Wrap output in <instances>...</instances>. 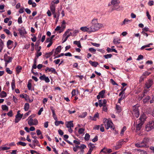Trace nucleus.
<instances>
[{"label": "nucleus", "mask_w": 154, "mask_h": 154, "mask_svg": "<svg viewBox=\"0 0 154 154\" xmlns=\"http://www.w3.org/2000/svg\"><path fill=\"white\" fill-rule=\"evenodd\" d=\"M20 110L18 111L17 112V114L16 116L15 120V122L16 123H18L23 117V114H21L20 113Z\"/></svg>", "instance_id": "nucleus-5"}, {"label": "nucleus", "mask_w": 154, "mask_h": 154, "mask_svg": "<svg viewBox=\"0 0 154 154\" xmlns=\"http://www.w3.org/2000/svg\"><path fill=\"white\" fill-rule=\"evenodd\" d=\"M120 41V39L119 38H114L113 42L115 44H116L117 43H119V41Z\"/></svg>", "instance_id": "nucleus-35"}, {"label": "nucleus", "mask_w": 154, "mask_h": 154, "mask_svg": "<svg viewBox=\"0 0 154 154\" xmlns=\"http://www.w3.org/2000/svg\"><path fill=\"white\" fill-rule=\"evenodd\" d=\"M143 58V56L141 55H140L138 56L137 60H142Z\"/></svg>", "instance_id": "nucleus-55"}, {"label": "nucleus", "mask_w": 154, "mask_h": 154, "mask_svg": "<svg viewBox=\"0 0 154 154\" xmlns=\"http://www.w3.org/2000/svg\"><path fill=\"white\" fill-rule=\"evenodd\" d=\"M116 108L118 112H119L122 111L121 107L118 105H116Z\"/></svg>", "instance_id": "nucleus-40"}, {"label": "nucleus", "mask_w": 154, "mask_h": 154, "mask_svg": "<svg viewBox=\"0 0 154 154\" xmlns=\"http://www.w3.org/2000/svg\"><path fill=\"white\" fill-rule=\"evenodd\" d=\"M107 119H104L103 120V122L105 125V128L106 129H108L109 128L114 129V128L113 126V123L111 121L107 120L106 122Z\"/></svg>", "instance_id": "nucleus-2"}, {"label": "nucleus", "mask_w": 154, "mask_h": 154, "mask_svg": "<svg viewBox=\"0 0 154 154\" xmlns=\"http://www.w3.org/2000/svg\"><path fill=\"white\" fill-rule=\"evenodd\" d=\"M4 46V43L2 40L0 39V47L1 48H3Z\"/></svg>", "instance_id": "nucleus-50"}, {"label": "nucleus", "mask_w": 154, "mask_h": 154, "mask_svg": "<svg viewBox=\"0 0 154 154\" xmlns=\"http://www.w3.org/2000/svg\"><path fill=\"white\" fill-rule=\"evenodd\" d=\"M139 106L138 105H134L133 106V114L137 118H138L139 116V110L138 109Z\"/></svg>", "instance_id": "nucleus-4"}, {"label": "nucleus", "mask_w": 154, "mask_h": 154, "mask_svg": "<svg viewBox=\"0 0 154 154\" xmlns=\"http://www.w3.org/2000/svg\"><path fill=\"white\" fill-rule=\"evenodd\" d=\"M111 3L113 6H117L120 3V2L119 0H112Z\"/></svg>", "instance_id": "nucleus-14"}, {"label": "nucleus", "mask_w": 154, "mask_h": 154, "mask_svg": "<svg viewBox=\"0 0 154 154\" xmlns=\"http://www.w3.org/2000/svg\"><path fill=\"white\" fill-rule=\"evenodd\" d=\"M50 10L52 14H54L55 11V6L54 5H52L50 6Z\"/></svg>", "instance_id": "nucleus-25"}, {"label": "nucleus", "mask_w": 154, "mask_h": 154, "mask_svg": "<svg viewBox=\"0 0 154 154\" xmlns=\"http://www.w3.org/2000/svg\"><path fill=\"white\" fill-rule=\"evenodd\" d=\"M105 92V90H102L99 93V94L97 96V98L99 100L100 97L103 98L104 97V95Z\"/></svg>", "instance_id": "nucleus-7"}, {"label": "nucleus", "mask_w": 154, "mask_h": 154, "mask_svg": "<svg viewBox=\"0 0 154 154\" xmlns=\"http://www.w3.org/2000/svg\"><path fill=\"white\" fill-rule=\"evenodd\" d=\"M10 149V147H4L1 148V149L2 150H6L9 149Z\"/></svg>", "instance_id": "nucleus-48"}, {"label": "nucleus", "mask_w": 154, "mask_h": 154, "mask_svg": "<svg viewBox=\"0 0 154 154\" xmlns=\"http://www.w3.org/2000/svg\"><path fill=\"white\" fill-rule=\"evenodd\" d=\"M80 30L84 32H87L88 33H90L89 27L87 26H83L81 27Z\"/></svg>", "instance_id": "nucleus-11"}, {"label": "nucleus", "mask_w": 154, "mask_h": 154, "mask_svg": "<svg viewBox=\"0 0 154 154\" xmlns=\"http://www.w3.org/2000/svg\"><path fill=\"white\" fill-rule=\"evenodd\" d=\"M143 124V122H140V123L138 124L137 126V130L138 131L140 130L141 129L142 125Z\"/></svg>", "instance_id": "nucleus-24"}, {"label": "nucleus", "mask_w": 154, "mask_h": 154, "mask_svg": "<svg viewBox=\"0 0 154 154\" xmlns=\"http://www.w3.org/2000/svg\"><path fill=\"white\" fill-rule=\"evenodd\" d=\"M43 107L41 108L39 110L38 112V115H40L41 114L42 112L43 111Z\"/></svg>", "instance_id": "nucleus-62"}, {"label": "nucleus", "mask_w": 154, "mask_h": 154, "mask_svg": "<svg viewBox=\"0 0 154 154\" xmlns=\"http://www.w3.org/2000/svg\"><path fill=\"white\" fill-rule=\"evenodd\" d=\"M150 73H151L150 72H149L147 71H146L142 75L143 76H144V77H146V76L149 75Z\"/></svg>", "instance_id": "nucleus-47"}, {"label": "nucleus", "mask_w": 154, "mask_h": 154, "mask_svg": "<svg viewBox=\"0 0 154 154\" xmlns=\"http://www.w3.org/2000/svg\"><path fill=\"white\" fill-rule=\"evenodd\" d=\"M123 141H120L118 143L117 146H116L115 147V149L116 150L119 149L121 147V146L123 144Z\"/></svg>", "instance_id": "nucleus-23"}, {"label": "nucleus", "mask_w": 154, "mask_h": 154, "mask_svg": "<svg viewBox=\"0 0 154 154\" xmlns=\"http://www.w3.org/2000/svg\"><path fill=\"white\" fill-rule=\"evenodd\" d=\"M146 118V117L145 115L144 114H142L140 116L139 119V120H138V122H139L140 121L141 122H143V123Z\"/></svg>", "instance_id": "nucleus-17"}, {"label": "nucleus", "mask_w": 154, "mask_h": 154, "mask_svg": "<svg viewBox=\"0 0 154 154\" xmlns=\"http://www.w3.org/2000/svg\"><path fill=\"white\" fill-rule=\"evenodd\" d=\"M88 146L89 147L94 148L95 146L94 144L92 143H90L88 144Z\"/></svg>", "instance_id": "nucleus-60"}, {"label": "nucleus", "mask_w": 154, "mask_h": 154, "mask_svg": "<svg viewBox=\"0 0 154 154\" xmlns=\"http://www.w3.org/2000/svg\"><path fill=\"white\" fill-rule=\"evenodd\" d=\"M63 125L64 124V122L62 121H56L55 122V124L56 126H58L60 124Z\"/></svg>", "instance_id": "nucleus-30"}, {"label": "nucleus", "mask_w": 154, "mask_h": 154, "mask_svg": "<svg viewBox=\"0 0 154 154\" xmlns=\"http://www.w3.org/2000/svg\"><path fill=\"white\" fill-rule=\"evenodd\" d=\"M54 49H53L52 51L50 52L47 53L45 54V57L46 58L49 57L51 55H52L54 53Z\"/></svg>", "instance_id": "nucleus-16"}, {"label": "nucleus", "mask_w": 154, "mask_h": 154, "mask_svg": "<svg viewBox=\"0 0 154 154\" xmlns=\"http://www.w3.org/2000/svg\"><path fill=\"white\" fill-rule=\"evenodd\" d=\"M73 43L74 44H75L79 48H82V46L81 45V43L80 41H74L73 42Z\"/></svg>", "instance_id": "nucleus-27"}, {"label": "nucleus", "mask_w": 154, "mask_h": 154, "mask_svg": "<svg viewBox=\"0 0 154 154\" xmlns=\"http://www.w3.org/2000/svg\"><path fill=\"white\" fill-rule=\"evenodd\" d=\"M89 63L91 65L95 67H96L98 64V63L95 61H90Z\"/></svg>", "instance_id": "nucleus-19"}, {"label": "nucleus", "mask_w": 154, "mask_h": 154, "mask_svg": "<svg viewBox=\"0 0 154 154\" xmlns=\"http://www.w3.org/2000/svg\"><path fill=\"white\" fill-rule=\"evenodd\" d=\"M153 83L152 80L149 79L147 82H146L145 84V87L147 89H149L151 87Z\"/></svg>", "instance_id": "nucleus-6"}, {"label": "nucleus", "mask_w": 154, "mask_h": 154, "mask_svg": "<svg viewBox=\"0 0 154 154\" xmlns=\"http://www.w3.org/2000/svg\"><path fill=\"white\" fill-rule=\"evenodd\" d=\"M11 87L12 90H14L15 88L14 80H13L11 82Z\"/></svg>", "instance_id": "nucleus-46"}, {"label": "nucleus", "mask_w": 154, "mask_h": 154, "mask_svg": "<svg viewBox=\"0 0 154 154\" xmlns=\"http://www.w3.org/2000/svg\"><path fill=\"white\" fill-rule=\"evenodd\" d=\"M146 78L145 77H144V76H143L142 75L141 76L140 78L139 79V82H141L143 81L144 79Z\"/></svg>", "instance_id": "nucleus-49"}, {"label": "nucleus", "mask_w": 154, "mask_h": 154, "mask_svg": "<svg viewBox=\"0 0 154 154\" xmlns=\"http://www.w3.org/2000/svg\"><path fill=\"white\" fill-rule=\"evenodd\" d=\"M69 37L68 35L66 34V32H64L63 34L62 37V40H63L62 43L65 42L67 40L68 38Z\"/></svg>", "instance_id": "nucleus-13"}, {"label": "nucleus", "mask_w": 154, "mask_h": 154, "mask_svg": "<svg viewBox=\"0 0 154 154\" xmlns=\"http://www.w3.org/2000/svg\"><path fill=\"white\" fill-rule=\"evenodd\" d=\"M91 23L92 25L89 27L90 33L98 30L103 26L102 24L97 23V19H93Z\"/></svg>", "instance_id": "nucleus-1"}, {"label": "nucleus", "mask_w": 154, "mask_h": 154, "mask_svg": "<svg viewBox=\"0 0 154 154\" xmlns=\"http://www.w3.org/2000/svg\"><path fill=\"white\" fill-rule=\"evenodd\" d=\"M17 145H20L23 146H25L26 145V144L25 143L22 142L21 141H20V142L17 143Z\"/></svg>", "instance_id": "nucleus-33"}, {"label": "nucleus", "mask_w": 154, "mask_h": 154, "mask_svg": "<svg viewBox=\"0 0 154 154\" xmlns=\"http://www.w3.org/2000/svg\"><path fill=\"white\" fill-rule=\"evenodd\" d=\"M6 71L8 73L10 74H11L12 73V71H11V70H10L8 68H6Z\"/></svg>", "instance_id": "nucleus-59"}, {"label": "nucleus", "mask_w": 154, "mask_h": 154, "mask_svg": "<svg viewBox=\"0 0 154 154\" xmlns=\"http://www.w3.org/2000/svg\"><path fill=\"white\" fill-rule=\"evenodd\" d=\"M39 79L42 80H44L45 82L48 83L50 82V79L48 77H46L45 75L41 76L40 77Z\"/></svg>", "instance_id": "nucleus-8"}, {"label": "nucleus", "mask_w": 154, "mask_h": 154, "mask_svg": "<svg viewBox=\"0 0 154 154\" xmlns=\"http://www.w3.org/2000/svg\"><path fill=\"white\" fill-rule=\"evenodd\" d=\"M28 124L30 126L33 125V119L32 118L30 119L28 121Z\"/></svg>", "instance_id": "nucleus-43"}, {"label": "nucleus", "mask_w": 154, "mask_h": 154, "mask_svg": "<svg viewBox=\"0 0 154 154\" xmlns=\"http://www.w3.org/2000/svg\"><path fill=\"white\" fill-rule=\"evenodd\" d=\"M87 114V113L86 112H83L81 115L79 116V117L81 118H85Z\"/></svg>", "instance_id": "nucleus-36"}, {"label": "nucleus", "mask_w": 154, "mask_h": 154, "mask_svg": "<svg viewBox=\"0 0 154 154\" xmlns=\"http://www.w3.org/2000/svg\"><path fill=\"white\" fill-rule=\"evenodd\" d=\"M6 96H7L6 93L4 91H2L0 94V97L1 98L5 97H6Z\"/></svg>", "instance_id": "nucleus-28"}, {"label": "nucleus", "mask_w": 154, "mask_h": 154, "mask_svg": "<svg viewBox=\"0 0 154 154\" xmlns=\"http://www.w3.org/2000/svg\"><path fill=\"white\" fill-rule=\"evenodd\" d=\"M150 97L149 96H146L145 99H143V102L144 103H146L150 99Z\"/></svg>", "instance_id": "nucleus-39"}, {"label": "nucleus", "mask_w": 154, "mask_h": 154, "mask_svg": "<svg viewBox=\"0 0 154 154\" xmlns=\"http://www.w3.org/2000/svg\"><path fill=\"white\" fill-rule=\"evenodd\" d=\"M22 18L21 16L20 17L18 20V22L19 24H21L22 23Z\"/></svg>", "instance_id": "nucleus-52"}, {"label": "nucleus", "mask_w": 154, "mask_h": 154, "mask_svg": "<svg viewBox=\"0 0 154 154\" xmlns=\"http://www.w3.org/2000/svg\"><path fill=\"white\" fill-rule=\"evenodd\" d=\"M90 135L86 133L85 134V139L86 141L88 140L89 139Z\"/></svg>", "instance_id": "nucleus-37"}, {"label": "nucleus", "mask_w": 154, "mask_h": 154, "mask_svg": "<svg viewBox=\"0 0 154 154\" xmlns=\"http://www.w3.org/2000/svg\"><path fill=\"white\" fill-rule=\"evenodd\" d=\"M51 110L53 116L54 118V119L56 120L57 119V117L55 113L54 110L53 109V107H51Z\"/></svg>", "instance_id": "nucleus-22"}, {"label": "nucleus", "mask_w": 154, "mask_h": 154, "mask_svg": "<svg viewBox=\"0 0 154 154\" xmlns=\"http://www.w3.org/2000/svg\"><path fill=\"white\" fill-rule=\"evenodd\" d=\"M131 20H129L127 19H125L123 21L121 25H124L128 24L129 23L131 22Z\"/></svg>", "instance_id": "nucleus-20"}, {"label": "nucleus", "mask_w": 154, "mask_h": 154, "mask_svg": "<svg viewBox=\"0 0 154 154\" xmlns=\"http://www.w3.org/2000/svg\"><path fill=\"white\" fill-rule=\"evenodd\" d=\"M47 70H48L49 72H54V73H56L55 69L54 68H49L48 67H47L45 69V71H47Z\"/></svg>", "instance_id": "nucleus-21"}, {"label": "nucleus", "mask_w": 154, "mask_h": 154, "mask_svg": "<svg viewBox=\"0 0 154 154\" xmlns=\"http://www.w3.org/2000/svg\"><path fill=\"white\" fill-rule=\"evenodd\" d=\"M135 146L137 147H142L145 146V144H143L141 142L140 143H137L135 144Z\"/></svg>", "instance_id": "nucleus-26"}, {"label": "nucleus", "mask_w": 154, "mask_h": 154, "mask_svg": "<svg viewBox=\"0 0 154 154\" xmlns=\"http://www.w3.org/2000/svg\"><path fill=\"white\" fill-rule=\"evenodd\" d=\"M38 124V121L36 119L33 120V125H37Z\"/></svg>", "instance_id": "nucleus-56"}, {"label": "nucleus", "mask_w": 154, "mask_h": 154, "mask_svg": "<svg viewBox=\"0 0 154 154\" xmlns=\"http://www.w3.org/2000/svg\"><path fill=\"white\" fill-rule=\"evenodd\" d=\"M4 59L5 62L10 63L11 62L12 58L8 56L7 54H5L4 56Z\"/></svg>", "instance_id": "nucleus-9"}, {"label": "nucleus", "mask_w": 154, "mask_h": 154, "mask_svg": "<svg viewBox=\"0 0 154 154\" xmlns=\"http://www.w3.org/2000/svg\"><path fill=\"white\" fill-rule=\"evenodd\" d=\"M73 121H71L69 122H66L65 123V125L67 128H69L73 127Z\"/></svg>", "instance_id": "nucleus-12"}, {"label": "nucleus", "mask_w": 154, "mask_h": 154, "mask_svg": "<svg viewBox=\"0 0 154 154\" xmlns=\"http://www.w3.org/2000/svg\"><path fill=\"white\" fill-rule=\"evenodd\" d=\"M18 31L19 32V33L21 35H23L27 33L25 29H21L19 28L18 29Z\"/></svg>", "instance_id": "nucleus-15"}, {"label": "nucleus", "mask_w": 154, "mask_h": 154, "mask_svg": "<svg viewBox=\"0 0 154 154\" xmlns=\"http://www.w3.org/2000/svg\"><path fill=\"white\" fill-rule=\"evenodd\" d=\"M85 129L83 128H80L79 129L78 132L80 134H83L84 131Z\"/></svg>", "instance_id": "nucleus-45"}, {"label": "nucleus", "mask_w": 154, "mask_h": 154, "mask_svg": "<svg viewBox=\"0 0 154 154\" xmlns=\"http://www.w3.org/2000/svg\"><path fill=\"white\" fill-rule=\"evenodd\" d=\"M13 43V42L11 40H8L7 42V45L8 46H9L12 43Z\"/></svg>", "instance_id": "nucleus-63"}, {"label": "nucleus", "mask_w": 154, "mask_h": 154, "mask_svg": "<svg viewBox=\"0 0 154 154\" xmlns=\"http://www.w3.org/2000/svg\"><path fill=\"white\" fill-rule=\"evenodd\" d=\"M97 140H98V136L97 135H96L95 136V137H94V138H93L92 140V141L93 142H96L97 141Z\"/></svg>", "instance_id": "nucleus-54"}, {"label": "nucleus", "mask_w": 154, "mask_h": 154, "mask_svg": "<svg viewBox=\"0 0 154 154\" xmlns=\"http://www.w3.org/2000/svg\"><path fill=\"white\" fill-rule=\"evenodd\" d=\"M124 97H125V96H123V95H122V96L119 99L118 101V103H120L121 101L124 99Z\"/></svg>", "instance_id": "nucleus-53"}, {"label": "nucleus", "mask_w": 154, "mask_h": 154, "mask_svg": "<svg viewBox=\"0 0 154 154\" xmlns=\"http://www.w3.org/2000/svg\"><path fill=\"white\" fill-rule=\"evenodd\" d=\"M154 129V120L149 121L146 125L145 129L146 131H149Z\"/></svg>", "instance_id": "nucleus-3"}, {"label": "nucleus", "mask_w": 154, "mask_h": 154, "mask_svg": "<svg viewBox=\"0 0 154 154\" xmlns=\"http://www.w3.org/2000/svg\"><path fill=\"white\" fill-rule=\"evenodd\" d=\"M123 7L120 5L117 6L116 7L114 6V8L112 9V10H116L117 11H120L122 10Z\"/></svg>", "instance_id": "nucleus-18"}, {"label": "nucleus", "mask_w": 154, "mask_h": 154, "mask_svg": "<svg viewBox=\"0 0 154 154\" xmlns=\"http://www.w3.org/2000/svg\"><path fill=\"white\" fill-rule=\"evenodd\" d=\"M32 143L34 147H35L37 144H38L39 142L37 140H32Z\"/></svg>", "instance_id": "nucleus-41"}, {"label": "nucleus", "mask_w": 154, "mask_h": 154, "mask_svg": "<svg viewBox=\"0 0 154 154\" xmlns=\"http://www.w3.org/2000/svg\"><path fill=\"white\" fill-rule=\"evenodd\" d=\"M112 56V55L111 54H107L106 55H104L103 56V57L106 59H108L109 58H110Z\"/></svg>", "instance_id": "nucleus-44"}, {"label": "nucleus", "mask_w": 154, "mask_h": 154, "mask_svg": "<svg viewBox=\"0 0 154 154\" xmlns=\"http://www.w3.org/2000/svg\"><path fill=\"white\" fill-rule=\"evenodd\" d=\"M89 50L91 52H95L96 51V50L93 48H90L89 49Z\"/></svg>", "instance_id": "nucleus-64"}, {"label": "nucleus", "mask_w": 154, "mask_h": 154, "mask_svg": "<svg viewBox=\"0 0 154 154\" xmlns=\"http://www.w3.org/2000/svg\"><path fill=\"white\" fill-rule=\"evenodd\" d=\"M72 30V29H68L65 32H66V34L67 35H69V37L70 36L72 35V33L71 32H70V31Z\"/></svg>", "instance_id": "nucleus-32"}, {"label": "nucleus", "mask_w": 154, "mask_h": 154, "mask_svg": "<svg viewBox=\"0 0 154 154\" xmlns=\"http://www.w3.org/2000/svg\"><path fill=\"white\" fill-rule=\"evenodd\" d=\"M45 42H52V40L50 38H48L46 39Z\"/></svg>", "instance_id": "nucleus-61"}, {"label": "nucleus", "mask_w": 154, "mask_h": 154, "mask_svg": "<svg viewBox=\"0 0 154 154\" xmlns=\"http://www.w3.org/2000/svg\"><path fill=\"white\" fill-rule=\"evenodd\" d=\"M126 130V127H124L121 130V131L120 133V134H123L124 133V132Z\"/></svg>", "instance_id": "nucleus-58"}, {"label": "nucleus", "mask_w": 154, "mask_h": 154, "mask_svg": "<svg viewBox=\"0 0 154 154\" xmlns=\"http://www.w3.org/2000/svg\"><path fill=\"white\" fill-rule=\"evenodd\" d=\"M149 141V139L147 138H145L141 142L143 144H145V146H146V144Z\"/></svg>", "instance_id": "nucleus-34"}, {"label": "nucleus", "mask_w": 154, "mask_h": 154, "mask_svg": "<svg viewBox=\"0 0 154 154\" xmlns=\"http://www.w3.org/2000/svg\"><path fill=\"white\" fill-rule=\"evenodd\" d=\"M29 108V105L28 103H26L24 105V109L25 111H27Z\"/></svg>", "instance_id": "nucleus-29"}, {"label": "nucleus", "mask_w": 154, "mask_h": 154, "mask_svg": "<svg viewBox=\"0 0 154 154\" xmlns=\"http://www.w3.org/2000/svg\"><path fill=\"white\" fill-rule=\"evenodd\" d=\"M99 117V114L98 113H97L95 114L94 117L91 119L92 120L96 121L97 120V118Z\"/></svg>", "instance_id": "nucleus-31"}, {"label": "nucleus", "mask_w": 154, "mask_h": 154, "mask_svg": "<svg viewBox=\"0 0 154 154\" xmlns=\"http://www.w3.org/2000/svg\"><path fill=\"white\" fill-rule=\"evenodd\" d=\"M22 69V68L21 66H17L16 68V71L17 74H19L21 71Z\"/></svg>", "instance_id": "nucleus-38"}, {"label": "nucleus", "mask_w": 154, "mask_h": 154, "mask_svg": "<svg viewBox=\"0 0 154 154\" xmlns=\"http://www.w3.org/2000/svg\"><path fill=\"white\" fill-rule=\"evenodd\" d=\"M2 108L3 110H8V107L6 105H2Z\"/></svg>", "instance_id": "nucleus-42"}, {"label": "nucleus", "mask_w": 154, "mask_h": 154, "mask_svg": "<svg viewBox=\"0 0 154 154\" xmlns=\"http://www.w3.org/2000/svg\"><path fill=\"white\" fill-rule=\"evenodd\" d=\"M61 46H58L55 50L54 56H55L56 55L60 53L61 51Z\"/></svg>", "instance_id": "nucleus-10"}, {"label": "nucleus", "mask_w": 154, "mask_h": 154, "mask_svg": "<svg viewBox=\"0 0 154 154\" xmlns=\"http://www.w3.org/2000/svg\"><path fill=\"white\" fill-rule=\"evenodd\" d=\"M91 44L93 46L96 47H98L100 46V44H97L96 43H93L91 42Z\"/></svg>", "instance_id": "nucleus-51"}, {"label": "nucleus", "mask_w": 154, "mask_h": 154, "mask_svg": "<svg viewBox=\"0 0 154 154\" xmlns=\"http://www.w3.org/2000/svg\"><path fill=\"white\" fill-rule=\"evenodd\" d=\"M4 31L8 35H10L11 34V32L8 29H5L4 30Z\"/></svg>", "instance_id": "nucleus-57"}]
</instances>
